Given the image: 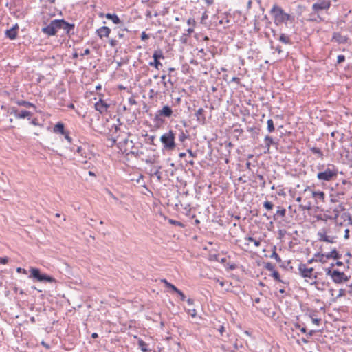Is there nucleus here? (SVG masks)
Wrapping results in <instances>:
<instances>
[{
	"label": "nucleus",
	"mask_w": 352,
	"mask_h": 352,
	"mask_svg": "<svg viewBox=\"0 0 352 352\" xmlns=\"http://www.w3.org/2000/svg\"><path fill=\"white\" fill-rule=\"evenodd\" d=\"M118 40L111 38L109 41V43L111 47H116L118 45Z\"/></svg>",
	"instance_id": "052dcab7"
},
{
	"label": "nucleus",
	"mask_w": 352,
	"mask_h": 352,
	"mask_svg": "<svg viewBox=\"0 0 352 352\" xmlns=\"http://www.w3.org/2000/svg\"><path fill=\"white\" fill-rule=\"evenodd\" d=\"M10 113L14 114L15 118L17 119L28 118V120H30V117L32 116L31 112L26 110L19 111L15 107L11 109Z\"/></svg>",
	"instance_id": "4468645a"
},
{
	"label": "nucleus",
	"mask_w": 352,
	"mask_h": 352,
	"mask_svg": "<svg viewBox=\"0 0 352 352\" xmlns=\"http://www.w3.org/2000/svg\"><path fill=\"white\" fill-rule=\"evenodd\" d=\"M263 207L267 210H271L274 208V204L271 201H265L263 203Z\"/></svg>",
	"instance_id": "de8ad7c7"
},
{
	"label": "nucleus",
	"mask_w": 352,
	"mask_h": 352,
	"mask_svg": "<svg viewBox=\"0 0 352 352\" xmlns=\"http://www.w3.org/2000/svg\"><path fill=\"white\" fill-rule=\"evenodd\" d=\"M276 246H274L273 248V252L272 255L270 256L271 258H274L278 263H281L282 260L280 257L278 256V254L276 252Z\"/></svg>",
	"instance_id": "4c0bfd02"
},
{
	"label": "nucleus",
	"mask_w": 352,
	"mask_h": 352,
	"mask_svg": "<svg viewBox=\"0 0 352 352\" xmlns=\"http://www.w3.org/2000/svg\"><path fill=\"white\" fill-rule=\"evenodd\" d=\"M161 82L163 85V88L162 90V93L163 94H166L169 91L170 88L173 87V82L172 81L170 78H167L166 74H163L161 76Z\"/></svg>",
	"instance_id": "f8f14e48"
},
{
	"label": "nucleus",
	"mask_w": 352,
	"mask_h": 352,
	"mask_svg": "<svg viewBox=\"0 0 352 352\" xmlns=\"http://www.w3.org/2000/svg\"><path fill=\"white\" fill-rule=\"evenodd\" d=\"M295 327L296 328H298V329H300V331L303 333H307V329L305 327H301L300 324H298V323H296L295 324Z\"/></svg>",
	"instance_id": "4d7b16f0"
},
{
	"label": "nucleus",
	"mask_w": 352,
	"mask_h": 352,
	"mask_svg": "<svg viewBox=\"0 0 352 352\" xmlns=\"http://www.w3.org/2000/svg\"><path fill=\"white\" fill-rule=\"evenodd\" d=\"M312 197L316 199L318 202V201L321 202H324L325 199V194L322 191H312L311 192Z\"/></svg>",
	"instance_id": "a878e982"
},
{
	"label": "nucleus",
	"mask_w": 352,
	"mask_h": 352,
	"mask_svg": "<svg viewBox=\"0 0 352 352\" xmlns=\"http://www.w3.org/2000/svg\"><path fill=\"white\" fill-rule=\"evenodd\" d=\"M101 16H104L107 19L111 20L114 24H120L122 23L120 19L116 14L107 13L106 14H100Z\"/></svg>",
	"instance_id": "393cba45"
},
{
	"label": "nucleus",
	"mask_w": 352,
	"mask_h": 352,
	"mask_svg": "<svg viewBox=\"0 0 352 352\" xmlns=\"http://www.w3.org/2000/svg\"><path fill=\"white\" fill-rule=\"evenodd\" d=\"M265 142V148L266 151H265V153H270V149L271 145L277 144L273 140V138L270 135H266L264 139Z\"/></svg>",
	"instance_id": "b1692460"
},
{
	"label": "nucleus",
	"mask_w": 352,
	"mask_h": 352,
	"mask_svg": "<svg viewBox=\"0 0 352 352\" xmlns=\"http://www.w3.org/2000/svg\"><path fill=\"white\" fill-rule=\"evenodd\" d=\"M153 61L150 62L148 65L150 66L154 67L157 69H160V67L162 66V64L160 61V59L164 58L163 52L161 50H155L153 54Z\"/></svg>",
	"instance_id": "0eeeda50"
},
{
	"label": "nucleus",
	"mask_w": 352,
	"mask_h": 352,
	"mask_svg": "<svg viewBox=\"0 0 352 352\" xmlns=\"http://www.w3.org/2000/svg\"><path fill=\"white\" fill-rule=\"evenodd\" d=\"M30 274L29 275L30 278H32L38 282L41 283H56V279L47 274L42 273L41 270L36 267H31L30 269Z\"/></svg>",
	"instance_id": "20e7f679"
},
{
	"label": "nucleus",
	"mask_w": 352,
	"mask_h": 352,
	"mask_svg": "<svg viewBox=\"0 0 352 352\" xmlns=\"http://www.w3.org/2000/svg\"><path fill=\"white\" fill-rule=\"evenodd\" d=\"M129 103L131 104V105H135L137 104V101L135 100V99L133 98V97H130L129 98Z\"/></svg>",
	"instance_id": "69168bd1"
},
{
	"label": "nucleus",
	"mask_w": 352,
	"mask_h": 352,
	"mask_svg": "<svg viewBox=\"0 0 352 352\" xmlns=\"http://www.w3.org/2000/svg\"><path fill=\"white\" fill-rule=\"evenodd\" d=\"M299 208H301L302 210H309L311 209V206L310 204H309L308 206L300 205Z\"/></svg>",
	"instance_id": "338daca9"
},
{
	"label": "nucleus",
	"mask_w": 352,
	"mask_h": 352,
	"mask_svg": "<svg viewBox=\"0 0 352 352\" xmlns=\"http://www.w3.org/2000/svg\"><path fill=\"white\" fill-rule=\"evenodd\" d=\"M331 136L333 138L338 139L340 143H343L344 142V133H340L338 131H333L331 133Z\"/></svg>",
	"instance_id": "c756f323"
},
{
	"label": "nucleus",
	"mask_w": 352,
	"mask_h": 352,
	"mask_svg": "<svg viewBox=\"0 0 352 352\" xmlns=\"http://www.w3.org/2000/svg\"><path fill=\"white\" fill-rule=\"evenodd\" d=\"M264 268L272 272L275 270L274 265L270 262L265 263Z\"/></svg>",
	"instance_id": "09e8293b"
},
{
	"label": "nucleus",
	"mask_w": 352,
	"mask_h": 352,
	"mask_svg": "<svg viewBox=\"0 0 352 352\" xmlns=\"http://www.w3.org/2000/svg\"><path fill=\"white\" fill-rule=\"evenodd\" d=\"M338 173V169L334 165H329L324 170L318 173L317 179L320 181L330 182L337 177Z\"/></svg>",
	"instance_id": "39448f33"
},
{
	"label": "nucleus",
	"mask_w": 352,
	"mask_h": 352,
	"mask_svg": "<svg viewBox=\"0 0 352 352\" xmlns=\"http://www.w3.org/2000/svg\"><path fill=\"white\" fill-rule=\"evenodd\" d=\"M161 282L162 283H164L166 285V287L169 288V289H171L173 292L176 289V287L173 285L172 283H169L167 281L166 279L165 278H163V279H161Z\"/></svg>",
	"instance_id": "79ce46f5"
},
{
	"label": "nucleus",
	"mask_w": 352,
	"mask_h": 352,
	"mask_svg": "<svg viewBox=\"0 0 352 352\" xmlns=\"http://www.w3.org/2000/svg\"><path fill=\"white\" fill-rule=\"evenodd\" d=\"M277 39L280 42H281V43H283L284 44H286V45H292V41L289 36L287 35L285 33L280 34V35L278 36Z\"/></svg>",
	"instance_id": "bb28decb"
},
{
	"label": "nucleus",
	"mask_w": 352,
	"mask_h": 352,
	"mask_svg": "<svg viewBox=\"0 0 352 352\" xmlns=\"http://www.w3.org/2000/svg\"><path fill=\"white\" fill-rule=\"evenodd\" d=\"M245 239L248 240V241H251V242L254 243V244L256 247H259L261 245V241L258 240L254 239L252 236H248L245 238Z\"/></svg>",
	"instance_id": "49530a36"
},
{
	"label": "nucleus",
	"mask_w": 352,
	"mask_h": 352,
	"mask_svg": "<svg viewBox=\"0 0 352 352\" xmlns=\"http://www.w3.org/2000/svg\"><path fill=\"white\" fill-rule=\"evenodd\" d=\"M331 6L329 0H317L312 6L314 12H318L320 10H328Z\"/></svg>",
	"instance_id": "9d476101"
},
{
	"label": "nucleus",
	"mask_w": 352,
	"mask_h": 352,
	"mask_svg": "<svg viewBox=\"0 0 352 352\" xmlns=\"http://www.w3.org/2000/svg\"><path fill=\"white\" fill-rule=\"evenodd\" d=\"M344 222H347L348 224H352V219L351 214L346 212H343L341 215H340L338 218V224L342 225Z\"/></svg>",
	"instance_id": "412c9836"
},
{
	"label": "nucleus",
	"mask_w": 352,
	"mask_h": 352,
	"mask_svg": "<svg viewBox=\"0 0 352 352\" xmlns=\"http://www.w3.org/2000/svg\"><path fill=\"white\" fill-rule=\"evenodd\" d=\"M149 93H150L151 95H155V96H157V95H159V94H162V91H155L154 89H151V90L149 91Z\"/></svg>",
	"instance_id": "774afa93"
},
{
	"label": "nucleus",
	"mask_w": 352,
	"mask_h": 352,
	"mask_svg": "<svg viewBox=\"0 0 352 352\" xmlns=\"http://www.w3.org/2000/svg\"><path fill=\"white\" fill-rule=\"evenodd\" d=\"M127 155H133L136 158L140 157L142 155H144V152L141 150H140L139 147L135 145H133L131 146V151H129L128 153H126Z\"/></svg>",
	"instance_id": "5701e85b"
},
{
	"label": "nucleus",
	"mask_w": 352,
	"mask_h": 352,
	"mask_svg": "<svg viewBox=\"0 0 352 352\" xmlns=\"http://www.w3.org/2000/svg\"><path fill=\"white\" fill-rule=\"evenodd\" d=\"M17 104L19 106H23V107H34V108H36L35 105L33 103H31V102L25 101V100H19L17 102Z\"/></svg>",
	"instance_id": "c9c22d12"
},
{
	"label": "nucleus",
	"mask_w": 352,
	"mask_h": 352,
	"mask_svg": "<svg viewBox=\"0 0 352 352\" xmlns=\"http://www.w3.org/2000/svg\"><path fill=\"white\" fill-rule=\"evenodd\" d=\"M350 276H347L344 272H340L338 270H334L333 277L332 280L336 284H342L348 281Z\"/></svg>",
	"instance_id": "1a4fd4ad"
},
{
	"label": "nucleus",
	"mask_w": 352,
	"mask_h": 352,
	"mask_svg": "<svg viewBox=\"0 0 352 352\" xmlns=\"http://www.w3.org/2000/svg\"><path fill=\"white\" fill-rule=\"evenodd\" d=\"M346 295V290L344 289H340L339 294L336 296V298H339Z\"/></svg>",
	"instance_id": "13d9d810"
},
{
	"label": "nucleus",
	"mask_w": 352,
	"mask_h": 352,
	"mask_svg": "<svg viewBox=\"0 0 352 352\" xmlns=\"http://www.w3.org/2000/svg\"><path fill=\"white\" fill-rule=\"evenodd\" d=\"M160 169H161V166H158L157 170L152 174L153 175H154L157 177L158 182H161L162 179V173L160 171Z\"/></svg>",
	"instance_id": "37998d69"
},
{
	"label": "nucleus",
	"mask_w": 352,
	"mask_h": 352,
	"mask_svg": "<svg viewBox=\"0 0 352 352\" xmlns=\"http://www.w3.org/2000/svg\"><path fill=\"white\" fill-rule=\"evenodd\" d=\"M317 257H319L318 261L320 262H324V261H322L323 257H326L327 259L332 258L331 254L330 252L322 254V253H318L315 255Z\"/></svg>",
	"instance_id": "473e14b6"
},
{
	"label": "nucleus",
	"mask_w": 352,
	"mask_h": 352,
	"mask_svg": "<svg viewBox=\"0 0 352 352\" xmlns=\"http://www.w3.org/2000/svg\"><path fill=\"white\" fill-rule=\"evenodd\" d=\"M109 107V104L102 99H100V100L95 104L96 110L99 111L100 113H106Z\"/></svg>",
	"instance_id": "a211bd4d"
},
{
	"label": "nucleus",
	"mask_w": 352,
	"mask_h": 352,
	"mask_svg": "<svg viewBox=\"0 0 352 352\" xmlns=\"http://www.w3.org/2000/svg\"><path fill=\"white\" fill-rule=\"evenodd\" d=\"M76 153L80 155V156L82 157L84 159L87 158L89 155V153L84 151V149L81 146L78 147Z\"/></svg>",
	"instance_id": "e433bc0d"
},
{
	"label": "nucleus",
	"mask_w": 352,
	"mask_h": 352,
	"mask_svg": "<svg viewBox=\"0 0 352 352\" xmlns=\"http://www.w3.org/2000/svg\"><path fill=\"white\" fill-rule=\"evenodd\" d=\"M168 222L172 224V225H174V226H179L181 228H184V224L180 221H176V220H173L172 219H168Z\"/></svg>",
	"instance_id": "a18cd8bd"
},
{
	"label": "nucleus",
	"mask_w": 352,
	"mask_h": 352,
	"mask_svg": "<svg viewBox=\"0 0 352 352\" xmlns=\"http://www.w3.org/2000/svg\"><path fill=\"white\" fill-rule=\"evenodd\" d=\"M286 214V210L284 208L278 207V209L276 210V212L273 216V219L274 221H276L278 219V217H284Z\"/></svg>",
	"instance_id": "c85d7f7f"
},
{
	"label": "nucleus",
	"mask_w": 352,
	"mask_h": 352,
	"mask_svg": "<svg viewBox=\"0 0 352 352\" xmlns=\"http://www.w3.org/2000/svg\"><path fill=\"white\" fill-rule=\"evenodd\" d=\"M65 131L64 124L60 122L56 123L53 129L54 133L61 135L65 134Z\"/></svg>",
	"instance_id": "cd10ccee"
},
{
	"label": "nucleus",
	"mask_w": 352,
	"mask_h": 352,
	"mask_svg": "<svg viewBox=\"0 0 352 352\" xmlns=\"http://www.w3.org/2000/svg\"><path fill=\"white\" fill-rule=\"evenodd\" d=\"M145 162L148 164H152L155 163V157H148V158L145 160Z\"/></svg>",
	"instance_id": "864d4df0"
},
{
	"label": "nucleus",
	"mask_w": 352,
	"mask_h": 352,
	"mask_svg": "<svg viewBox=\"0 0 352 352\" xmlns=\"http://www.w3.org/2000/svg\"><path fill=\"white\" fill-rule=\"evenodd\" d=\"M318 240L319 241L327 242L329 243H334L336 242V236H329L327 234V230L325 229H322L319 231L317 234Z\"/></svg>",
	"instance_id": "9b49d317"
},
{
	"label": "nucleus",
	"mask_w": 352,
	"mask_h": 352,
	"mask_svg": "<svg viewBox=\"0 0 352 352\" xmlns=\"http://www.w3.org/2000/svg\"><path fill=\"white\" fill-rule=\"evenodd\" d=\"M270 13L274 19V22L276 25L285 24L286 27H294L295 16L286 13L284 10L276 4H274L270 10Z\"/></svg>",
	"instance_id": "f257e3e1"
},
{
	"label": "nucleus",
	"mask_w": 352,
	"mask_h": 352,
	"mask_svg": "<svg viewBox=\"0 0 352 352\" xmlns=\"http://www.w3.org/2000/svg\"><path fill=\"white\" fill-rule=\"evenodd\" d=\"M345 60V56L342 54L338 55L337 58V63H342Z\"/></svg>",
	"instance_id": "bf43d9fd"
},
{
	"label": "nucleus",
	"mask_w": 352,
	"mask_h": 352,
	"mask_svg": "<svg viewBox=\"0 0 352 352\" xmlns=\"http://www.w3.org/2000/svg\"><path fill=\"white\" fill-rule=\"evenodd\" d=\"M188 138V135H186L184 131H181V133H179V136H178V138H179V140L182 142H184Z\"/></svg>",
	"instance_id": "603ef678"
},
{
	"label": "nucleus",
	"mask_w": 352,
	"mask_h": 352,
	"mask_svg": "<svg viewBox=\"0 0 352 352\" xmlns=\"http://www.w3.org/2000/svg\"><path fill=\"white\" fill-rule=\"evenodd\" d=\"M299 273L303 278H311L313 275L314 268H307L306 264L300 263L298 265Z\"/></svg>",
	"instance_id": "2eb2a0df"
},
{
	"label": "nucleus",
	"mask_w": 352,
	"mask_h": 352,
	"mask_svg": "<svg viewBox=\"0 0 352 352\" xmlns=\"http://www.w3.org/2000/svg\"><path fill=\"white\" fill-rule=\"evenodd\" d=\"M257 178L258 179V180L260 181V185L261 187L264 188L265 186V179L263 177V175H256Z\"/></svg>",
	"instance_id": "8fccbe9b"
},
{
	"label": "nucleus",
	"mask_w": 352,
	"mask_h": 352,
	"mask_svg": "<svg viewBox=\"0 0 352 352\" xmlns=\"http://www.w3.org/2000/svg\"><path fill=\"white\" fill-rule=\"evenodd\" d=\"M332 258L333 259H340L341 258V254L337 251L336 248H333L330 252Z\"/></svg>",
	"instance_id": "ea45409f"
},
{
	"label": "nucleus",
	"mask_w": 352,
	"mask_h": 352,
	"mask_svg": "<svg viewBox=\"0 0 352 352\" xmlns=\"http://www.w3.org/2000/svg\"><path fill=\"white\" fill-rule=\"evenodd\" d=\"M126 30H118L117 36L120 39H126V34L125 33Z\"/></svg>",
	"instance_id": "c03bdc74"
},
{
	"label": "nucleus",
	"mask_w": 352,
	"mask_h": 352,
	"mask_svg": "<svg viewBox=\"0 0 352 352\" xmlns=\"http://www.w3.org/2000/svg\"><path fill=\"white\" fill-rule=\"evenodd\" d=\"M58 19L52 20L49 25L42 28V32L47 36H54L58 30Z\"/></svg>",
	"instance_id": "6e6552de"
},
{
	"label": "nucleus",
	"mask_w": 352,
	"mask_h": 352,
	"mask_svg": "<svg viewBox=\"0 0 352 352\" xmlns=\"http://www.w3.org/2000/svg\"><path fill=\"white\" fill-rule=\"evenodd\" d=\"M160 142L162 144L164 151L170 152L175 149V133L173 130H169L160 137Z\"/></svg>",
	"instance_id": "7ed1b4c3"
},
{
	"label": "nucleus",
	"mask_w": 352,
	"mask_h": 352,
	"mask_svg": "<svg viewBox=\"0 0 352 352\" xmlns=\"http://www.w3.org/2000/svg\"><path fill=\"white\" fill-rule=\"evenodd\" d=\"M58 29H63L65 31L66 34L70 35L71 31L74 30L75 25L74 23H69L64 19H58Z\"/></svg>",
	"instance_id": "ddd939ff"
},
{
	"label": "nucleus",
	"mask_w": 352,
	"mask_h": 352,
	"mask_svg": "<svg viewBox=\"0 0 352 352\" xmlns=\"http://www.w3.org/2000/svg\"><path fill=\"white\" fill-rule=\"evenodd\" d=\"M344 211H345L344 204V203H340L338 206H336L333 210V216H327V215H325V216L327 217V219H333L336 223H338V218L340 217V212H344Z\"/></svg>",
	"instance_id": "dca6fc26"
},
{
	"label": "nucleus",
	"mask_w": 352,
	"mask_h": 352,
	"mask_svg": "<svg viewBox=\"0 0 352 352\" xmlns=\"http://www.w3.org/2000/svg\"><path fill=\"white\" fill-rule=\"evenodd\" d=\"M174 292L177 293V294L180 296L181 300H182V301L186 300V296H185V295H184V294L182 292V291H181L180 289H179L177 287V288H176V289L174 291Z\"/></svg>",
	"instance_id": "3c124183"
},
{
	"label": "nucleus",
	"mask_w": 352,
	"mask_h": 352,
	"mask_svg": "<svg viewBox=\"0 0 352 352\" xmlns=\"http://www.w3.org/2000/svg\"><path fill=\"white\" fill-rule=\"evenodd\" d=\"M149 38V35L147 34L145 32H142L141 34V39L142 41H146Z\"/></svg>",
	"instance_id": "e2e57ef3"
},
{
	"label": "nucleus",
	"mask_w": 352,
	"mask_h": 352,
	"mask_svg": "<svg viewBox=\"0 0 352 352\" xmlns=\"http://www.w3.org/2000/svg\"><path fill=\"white\" fill-rule=\"evenodd\" d=\"M9 258L7 256L0 257V263L1 264H7L8 263Z\"/></svg>",
	"instance_id": "680f3d73"
},
{
	"label": "nucleus",
	"mask_w": 352,
	"mask_h": 352,
	"mask_svg": "<svg viewBox=\"0 0 352 352\" xmlns=\"http://www.w3.org/2000/svg\"><path fill=\"white\" fill-rule=\"evenodd\" d=\"M147 344L142 340L138 341V346L143 352L151 351V349L147 348Z\"/></svg>",
	"instance_id": "2f4dec72"
},
{
	"label": "nucleus",
	"mask_w": 352,
	"mask_h": 352,
	"mask_svg": "<svg viewBox=\"0 0 352 352\" xmlns=\"http://www.w3.org/2000/svg\"><path fill=\"white\" fill-rule=\"evenodd\" d=\"M267 131L269 133H272L275 130L274 122L272 119H269L267 122Z\"/></svg>",
	"instance_id": "a19ab883"
},
{
	"label": "nucleus",
	"mask_w": 352,
	"mask_h": 352,
	"mask_svg": "<svg viewBox=\"0 0 352 352\" xmlns=\"http://www.w3.org/2000/svg\"><path fill=\"white\" fill-rule=\"evenodd\" d=\"M271 276L274 278V279L278 282H280V283H286V282L283 281L281 278H280V274L278 273V271L276 270H274L272 272Z\"/></svg>",
	"instance_id": "f704fd0d"
},
{
	"label": "nucleus",
	"mask_w": 352,
	"mask_h": 352,
	"mask_svg": "<svg viewBox=\"0 0 352 352\" xmlns=\"http://www.w3.org/2000/svg\"><path fill=\"white\" fill-rule=\"evenodd\" d=\"M96 33L97 36L102 39L104 37H109L111 33V29L107 26H102L97 29Z\"/></svg>",
	"instance_id": "6ab92c4d"
},
{
	"label": "nucleus",
	"mask_w": 352,
	"mask_h": 352,
	"mask_svg": "<svg viewBox=\"0 0 352 352\" xmlns=\"http://www.w3.org/2000/svg\"><path fill=\"white\" fill-rule=\"evenodd\" d=\"M142 135L147 138V139L145 141L146 144H149L153 146H156V144H155V135H149L146 133L145 134H143Z\"/></svg>",
	"instance_id": "7c9ffc66"
},
{
	"label": "nucleus",
	"mask_w": 352,
	"mask_h": 352,
	"mask_svg": "<svg viewBox=\"0 0 352 352\" xmlns=\"http://www.w3.org/2000/svg\"><path fill=\"white\" fill-rule=\"evenodd\" d=\"M208 18V14H206V12H205L203 14H202V16H201V23H205V21Z\"/></svg>",
	"instance_id": "0e129e2a"
},
{
	"label": "nucleus",
	"mask_w": 352,
	"mask_h": 352,
	"mask_svg": "<svg viewBox=\"0 0 352 352\" xmlns=\"http://www.w3.org/2000/svg\"><path fill=\"white\" fill-rule=\"evenodd\" d=\"M173 114L172 108L168 105H164L161 109L157 111L154 121L157 123L164 122V118H170Z\"/></svg>",
	"instance_id": "423d86ee"
},
{
	"label": "nucleus",
	"mask_w": 352,
	"mask_h": 352,
	"mask_svg": "<svg viewBox=\"0 0 352 352\" xmlns=\"http://www.w3.org/2000/svg\"><path fill=\"white\" fill-rule=\"evenodd\" d=\"M352 184L351 182L343 179L342 181V185L339 184H336V189L332 188V193L330 195L331 203L335 204L339 201L340 199H342L347 191L350 189Z\"/></svg>",
	"instance_id": "f03ea898"
},
{
	"label": "nucleus",
	"mask_w": 352,
	"mask_h": 352,
	"mask_svg": "<svg viewBox=\"0 0 352 352\" xmlns=\"http://www.w3.org/2000/svg\"><path fill=\"white\" fill-rule=\"evenodd\" d=\"M331 267H332L331 266V267H329L326 270V274L327 275L330 276L331 278H333L334 270H331Z\"/></svg>",
	"instance_id": "6e6d98bb"
},
{
	"label": "nucleus",
	"mask_w": 352,
	"mask_h": 352,
	"mask_svg": "<svg viewBox=\"0 0 352 352\" xmlns=\"http://www.w3.org/2000/svg\"><path fill=\"white\" fill-rule=\"evenodd\" d=\"M18 29H19V26L17 24H16L12 28L7 30L6 31V36L11 40L15 39L17 36V30Z\"/></svg>",
	"instance_id": "4be33fe9"
},
{
	"label": "nucleus",
	"mask_w": 352,
	"mask_h": 352,
	"mask_svg": "<svg viewBox=\"0 0 352 352\" xmlns=\"http://www.w3.org/2000/svg\"><path fill=\"white\" fill-rule=\"evenodd\" d=\"M348 39V36L342 35L340 32H334L331 41L342 44L346 43Z\"/></svg>",
	"instance_id": "aec40b11"
},
{
	"label": "nucleus",
	"mask_w": 352,
	"mask_h": 352,
	"mask_svg": "<svg viewBox=\"0 0 352 352\" xmlns=\"http://www.w3.org/2000/svg\"><path fill=\"white\" fill-rule=\"evenodd\" d=\"M310 151L314 153V154H317L318 155L319 157L320 158H322L323 157V153L322 152V151L320 150V148H318V147H311L310 148Z\"/></svg>",
	"instance_id": "58836bf2"
},
{
	"label": "nucleus",
	"mask_w": 352,
	"mask_h": 352,
	"mask_svg": "<svg viewBox=\"0 0 352 352\" xmlns=\"http://www.w3.org/2000/svg\"><path fill=\"white\" fill-rule=\"evenodd\" d=\"M205 113L206 111L203 108H199L197 111H196L195 113L197 121L201 125H204L206 123V117Z\"/></svg>",
	"instance_id": "f3484780"
},
{
	"label": "nucleus",
	"mask_w": 352,
	"mask_h": 352,
	"mask_svg": "<svg viewBox=\"0 0 352 352\" xmlns=\"http://www.w3.org/2000/svg\"><path fill=\"white\" fill-rule=\"evenodd\" d=\"M318 12H315L310 14V18L308 19L309 21H316L319 22L322 21L321 17L318 14Z\"/></svg>",
	"instance_id": "72a5a7b5"
},
{
	"label": "nucleus",
	"mask_w": 352,
	"mask_h": 352,
	"mask_svg": "<svg viewBox=\"0 0 352 352\" xmlns=\"http://www.w3.org/2000/svg\"><path fill=\"white\" fill-rule=\"evenodd\" d=\"M65 136V140L69 142L72 143V139L69 136V132L68 131H65V134H63Z\"/></svg>",
	"instance_id": "5fc2aeb1"
}]
</instances>
